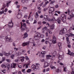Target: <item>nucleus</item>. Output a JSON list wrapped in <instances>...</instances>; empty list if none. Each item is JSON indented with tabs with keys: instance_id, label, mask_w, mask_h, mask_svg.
<instances>
[{
	"instance_id": "nucleus-1",
	"label": "nucleus",
	"mask_w": 74,
	"mask_h": 74,
	"mask_svg": "<svg viewBox=\"0 0 74 74\" xmlns=\"http://www.w3.org/2000/svg\"><path fill=\"white\" fill-rule=\"evenodd\" d=\"M5 40L7 42H12V39L11 38L10 35H8L6 37Z\"/></svg>"
},
{
	"instance_id": "nucleus-2",
	"label": "nucleus",
	"mask_w": 74,
	"mask_h": 74,
	"mask_svg": "<svg viewBox=\"0 0 74 74\" xmlns=\"http://www.w3.org/2000/svg\"><path fill=\"white\" fill-rule=\"evenodd\" d=\"M52 41L50 40L48 42L49 44H52V42L53 43H56V38L55 37V36H53V39H52Z\"/></svg>"
},
{
	"instance_id": "nucleus-3",
	"label": "nucleus",
	"mask_w": 74,
	"mask_h": 74,
	"mask_svg": "<svg viewBox=\"0 0 74 74\" xmlns=\"http://www.w3.org/2000/svg\"><path fill=\"white\" fill-rule=\"evenodd\" d=\"M60 18L61 21H62L64 23H65V22H66V15L64 14H62Z\"/></svg>"
},
{
	"instance_id": "nucleus-4",
	"label": "nucleus",
	"mask_w": 74,
	"mask_h": 74,
	"mask_svg": "<svg viewBox=\"0 0 74 74\" xmlns=\"http://www.w3.org/2000/svg\"><path fill=\"white\" fill-rule=\"evenodd\" d=\"M67 29L66 28H63L60 31V34H64L65 33H66L67 32Z\"/></svg>"
},
{
	"instance_id": "nucleus-5",
	"label": "nucleus",
	"mask_w": 74,
	"mask_h": 74,
	"mask_svg": "<svg viewBox=\"0 0 74 74\" xmlns=\"http://www.w3.org/2000/svg\"><path fill=\"white\" fill-rule=\"evenodd\" d=\"M8 25L9 27V28H12L13 27V25H14V23H12V20H11V22L8 23Z\"/></svg>"
},
{
	"instance_id": "nucleus-6",
	"label": "nucleus",
	"mask_w": 74,
	"mask_h": 74,
	"mask_svg": "<svg viewBox=\"0 0 74 74\" xmlns=\"http://www.w3.org/2000/svg\"><path fill=\"white\" fill-rule=\"evenodd\" d=\"M44 18L45 19H47L49 22H51L52 21L51 19L49 18L48 15L44 16Z\"/></svg>"
},
{
	"instance_id": "nucleus-7",
	"label": "nucleus",
	"mask_w": 74,
	"mask_h": 74,
	"mask_svg": "<svg viewBox=\"0 0 74 74\" xmlns=\"http://www.w3.org/2000/svg\"><path fill=\"white\" fill-rule=\"evenodd\" d=\"M46 52L45 51H43L41 52V55H39V57H40V58H44V55L45 54H46Z\"/></svg>"
},
{
	"instance_id": "nucleus-8",
	"label": "nucleus",
	"mask_w": 74,
	"mask_h": 74,
	"mask_svg": "<svg viewBox=\"0 0 74 74\" xmlns=\"http://www.w3.org/2000/svg\"><path fill=\"white\" fill-rule=\"evenodd\" d=\"M54 10H55V9L54 8V7H51L49 9V14H52V12H50V11H51V12H53L54 11Z\"/></svg>"
},
{
	"instance_id": "nucleus-9",
	"label": "nucleus",
	"mask_w": 74,
	"mask_h": 74,
	"mask_svg": "<svg viewBox=\"0 0 74 74\" xmlns=\"http://www.w3.org/2000/svg\"><path fill=\"white\" fill-rule=\"evenodd\" d=\"M29 42H30L28 41V42H26L23 43L22 45V46L23 47H25V46H26V45H27L28 44V45H29Z\"/></svg>"
},
{
	"instance_id": "nucleus-10",
	"label": "nucleus",
	"mask_w": 74,
	"mask_h": 74,
	"mask_svg": "<svg viewBox=\"0 0 74 74\" xmlns=\"http://www.w3.org/2000/svg\"><path fill=\"white\" fill-rule=\"evenodd\" d=\"M36 34L37 35L35 36V38H36V39H37V38H40V36H41L40 33L38 32H37L36 33Z\"/></svg>"
},
{
	"instance_id": "nucleus-11",
	"label": "nucleus",
	"mask_w": 74,
	"mask_h": 74,
	"mask_svg": "<svg viewBox=\"0 0 74 74\" xmlns=\"http://www.w3.org/2000/svg\"><path fill=\"white\" fill-rule=\"evenodd\" d=\"M32 69L34 71H36L37 70V68H36V66L35 65H32Z\"/></svg>"
},
{
	"instance_id": "nucleus-12",
	"label": "nucleus",
	"mask_w": 74,
	"mask_h": 74,
	"mask_svg": "<svg viewBox=\"0 0 74 74\" xmlns=\"http://www.w3.org/2000/svg\"><path fill=\"white\" fill-rule=\"evenodd\" d=\"M16 66V64L14 63L13 65H11L10 66V69L12 68H15V66Z\"/></svg>"
},
{
	"instance_id": "nucleus-13",
	"label": "nucleus",
	"mask_w": 74,
	"mask_h": 74,
	"mask_svg": "<svg viewBox=\"0 0 74 74\" xmlns=\"http://www.w3.org/2000/svg\"><path fill=\"white\" fill-rule=\"evenodd\" d=\"M48 64H49V63H48L47 62H45L44 63V64L43 66L44 68L47 67H48V66L49 65Z\"/></svg>"
},
{
	"instance_id": "nucleus-14",
	"label": "nucleus",
	"mask_w": 74,
	"mask_h": 74,
	"mask_svg": "<svg viewBox=\"0 0 74 74\" xmlns=\"http://www.w3.org/2000/svg\"><path fill=\"white\" fill-rule=\"evenodd\" d=\"M24 37H23V38H25L26 37H27V33L25 32L24 34Z\"/></svg>"
},
{
	"instance_id": "nucleus-15",
	"label": "nucleus",
	"mask_w": 74,
	"mask_h": 74,
	"mask_svg": "<svg viewBox=\"0 0 74 74\" xmlns=\"http://www.w3.org/2000/svg\"><path fill=\"white\" fill-rule=\"evenodd\" d=\"M58 59L59 60H62V59H63V58L61 55H59L58 57Z\"/></svg>"
},
{
	"instance_id": "nucleus-16",
	"label": "nucleus",
	"mask_w": 74,
	"mask_h": 74,
	"mask_svg": "<svg viewBox=\"0 0 74 74\" xmlns=\"http://www.w3.org/2000/svg\"><path fill=\"white\" fill-rule=\"evenodd\" d=\"M46 59H49V58H51V57H52V56L50 55H46Z\"/></svg>"
},
{
	"instance_id": "nucleus-17",
	"label": "nucleus",
	"mask_w": 74,
	"mask_h": 74,
	"mask_svg": "<svg viewBox=\"0 0 74 74\" xmlns=\"http://www.w3.org/2000/svg\"><path fill=\"white\" fill-rule=\"evenodd\" d=\"M21 26H23V27H25V28H26V27H26V23H24L23 24V25H22V24H21Z\"/></svg>"
},
{
	"instance_id": "nucleus-18",
	"label": "nucleus",
	"mask_w": 74,
	"mask_h": 74,
	"mask_svg": "<svg viewBox=\"0 0 74 74\" xmlns=\"http://www.w3.org/2000/svg\"><path fill=\"white\" fill-rule=\"evenodd\" d=\"M1 67L3 69H5L7 66L4 64H2L1 65Z\"/></svg>"
},
{
	"instance_id": "nucleus-19",
	"label": "nucleus",
	"mask_w": 74,
	"mask_h": 74,
	"mask_svg": "<svg viewBox=\"0 0 74 74\" xmlns=\"http://www.w3.org/2000/svg\"><path fill=\"white\" fill-rule=\"evenodd\" d=\"M22 27H23V25L21 26V30L22 31H25L26 30V29H25V28H24Z\"/></svg>"
},
{
	"instance_id": "nucleus-20",
	"label": "nucleus",
	"mask_w": 74,
	"mask_h": 74,
	"mask_svg": "<svg viewBox=\"0 0 74 74\" xmlns=\"http://www.w3.org/2000/svg\"><path fill=\"white\" fill-rule=\"evenodd\" d=\"M50 67L52 69H56V67L54 66H52V65H50Z\"/></svg>"
},
{
	"instance_id": "nucleus-21",
	"label": "nucleus",
	"mask_w": 74,
	"mask_h": 74,
	"mask_svg": "<svg viewBox=\"0 0 74 74\" xmlns=\"http://www.w3.org/2000/svg\"><path fill=\"white\" fill-rule=\"evenodd\" d=\"M66 40L67 41V43H68V44H70V41L69 40V38H66Z\"/></svg>"
},
{
	"instance_id": "nucleus-22",
	"label": "nucleus",
	"mask_w": 74,
	"mask_h": 74,
	"mask_svg": "<svg viewBox=\"0 0 74 74\" xmlns=\"http://www.w3.org/2000/svg\"><path fill=\"white\" fill-rule=\"evenodd\" d=\"M10 54H11V53H10V52H9V53H5V56H9Z\"/></svg>"
},
{
	"instance_id": "nucleus-23",
	"label": "nucleus",
	"mask_w": 74,
	"mask_h": 74,
	"mask_svg": "<svg viewBox=\"0 0 74 74\" xmlns=\"http://www.w3.org/2000/svg\"><path fill=\"white\" fill-rule=\"evenodd\" d=\"M54 25H51L50 26V29H54Z\"/></svg>"
},
{
	"instance_id": "nucleus-24",
	"label": "nucleus",
	"mask_w": 74,
	"mask_h": 74,
	"mask_svg": "<svg viewBox=\"0 0 74 74\" xmlns=\"http://www.w3.org/2000/svg\"><path fill=\"white\" fill-rule=\"evenodd\" d=\"M15 57V55H11V58L12 59H14V58Z\"/></svg>"
},
{
	"instance_id": "nucleus-25",
	"label": "nucleus",
	"mask_w": 74,
	"mask_h": 74,
	"mask_svg": "<svg viewBox=\"0 0 74 74\" xmlns=\"http://www.w3.org/2000/svg\"><path fill=\"white\" fill-rule=\"evenodd\" d=\"M29 64H24L23 65V67H24L25 66V67H26V68H28V65H29Z\"/></svg>"
},
{
	"instance_id": "nucleus-26",
	"label": "nucleus",
	"mask_w": 74,
	"mask_h": 74,
	"mask_svg": "<svg viewBox=\"0 0 74 74\" xmlns=\"http://www.w3.org/2000/svg\"><path fill=\"white\" fill-rule=\"evenodd\" d=\"M47 29V28L46 27H45L44 28H42V30H44V31H45V30H46Z\"/></svg>"
},
{
	"instance_id": "nucleus-27",
	"label": "nucleus",
	"mask_w": 74,
	"mask_h": 74,
	"mask_svg": "<svg viewBox=\"0 0 74 74\" xmlns=\"http://www.w3.org/2000/svg\"><path fill=\"white\" fill-rule=\"evenodd\" d=\"M65 36L66 38H68V37H70V35H69V34H66L65 35Z\"/></svg>"
},
{
	"instance_id": "nucleus-28",
	"label": "nucleus",
	"mask_w": 74,
	"mask_h": 74,
	"mask_svg": "<svg viewBox=\"0 0 74 74\" xmlns=\"http://www.w3.org/2000/svg\"><path fill=\"white\" fill-rule=\"evenodd\" d=\"M31 71H32L31 69H29L27 71V73H30V72H31Z\"/></svg>"
},
{
	"instance_id": "nucleus-29",
	"label": "nucleus",
	"mask_w": 74,
	"mask_h": 74,
	"mask_svg": "<svg viewBox=\"0 0 74 74\" xmlns=\"http://www.w3.org/2000/svg\"><path fill=\"white\" fill-rule=\"evenodd\" d=\"M25 29H26L27 32H29V29L28 28L26 27V28H25Z\"/></svg>"
},
{
	"instance_id": "nucleus-30",
	"label": "nucleus",
	"mask_w": 74,
	"mask_h": 74,
	"mask_svg": "<svg viewBox=\"0 0 74 74\" xmlns=\"http://www.w3.org/2000/svg\"><path fill=\"white\" fill-rule=\"evenodd\" d=\"M68 55H74V53L73 52H71L70 53H68Z\"/></svg>"
},
{
	"instance_id": "nucleus-31",
	"label": "nucleus",
	"mask_w": 74,
	"mask_h": 74,
	"mask_svg": "<svg viewBox=\"0 0 74 74\" xmlns=\"http://www.w3.org/2000/svg\"><path fill=\"white\" fill-rule=\"evenodd\" d=\"M53 56H54V57H55V55H56V52H55L54 53H53Z\"/></svg>"
},
{
	"instance_id": "nucleus-32",
	"label": "nucleus",
	"mask_w": 74,
	"mask_h": 74,
	"mask_svg": "<svg viewBox=\"0 0 74 74\" xmlns=\"http://www.w3.org/2000/svg\"><path fill=\"white\" fill-rule=\"evenodd\" d=\"M64 70L63 71H65V72H66V71H66V67H64Z\"/></svg>"
},
{
	"instance_id": "nucleus-33",
	"label": "nucleus",
	"mask_w": 74,
	"mask_h": 74,
	"mask_svg": "<svg viewBox=\"0 0 74 74\" xmlns=\"http://www.w3.org/2000/svg\"><path fill=\"white\" fill-rule=\"evenodd\" d=\"M5 4H4L2 8L1 9V10H4V9L5 8Z\"/></svg>"
},
{
	"instance_id": "nucleus-34",
	"label": "nucleus",
	"mask_w": 74,
	"mask_h": 74,
	"mask_svg": "<svg viewBox=\"0 0 74 74\" xmlns=\"http://www.w3.org/2000/svg\"><path fill=\"white\" fill-rule=\"evenodd\" d=\"M5 4H4L2 8L1 9V10H4V9L5 8Z\"/></svg>"
},
{
	"instance_id": "nucleus-35",
	"label": "nucleus",
	"mask_w": 74,
	"mask_h": 74,
	"mask_svg": "<svg viewBox=\"0 0 74 74\" xmlns=\"http://www.w3.org/2000/svg\"><path fill=\"white\" fill-rule=\"evenodd\" d=\"M58 45L59 48H60V47H61V46H62V43L60 42L58 44Z\"/></svg>"
},
{
	"instance_id": "nucleus-36",
	"label": "nucleus",
	"mask_w": 74,
	"mask_h": 74,
	"mask_svg": "<svg viewBox=\"0 0 74 74\" xmlns=\"http://www.w3.org/2000/svg\"><path fill=\"white\" fill-rule=\"evenodd\" d=\"M36 15L37 17H38L39 16V15H38V12H36Z\"/></svg>"
},
{
	"instance_id": "nucleus-37",
	"label": "nucleus",
	"mask_w": 74,
	"mask_h": 74,
	"mask_svg": "<svg viewBox=\"0 0 74 74\" xmlns=\"http://www.w3.org/2000/svg\"><path fill=\"white\" fill-rule=\"evenodd\" d=\"M47 32H48L49 33V34H52V32L49 29H48V31H47Z\"/></svg>"
},
{
	"instance_id": "nucleus-38",
	"label": "nucleus",
	"mask_w": 74,
	"mask_h": 74,
	"mask_svg": "<svg viewBox=\"0 0 74 74\" xmlns=\"http://www.w3.org/2000/svg\"><path fill=\"white\" fill-rule=\"evenodd\" d=\"M55 1H51V2H50V4H53V3H55Z\"/></svg>"
},
{
	"instance_id": "nucleus-39",
	"label": "nucleus",
	"mask_w": 74,
	"mask_h": 74,
	"mask_svg": "<svg viewBox=\"0 0 74 74\" xmlns=\"http://www.w3.org/2000/svg\"><path fill=\"white\" fill-rule=\"evenodd\" d=\"M25 59L26 60H29V58H28V57L27 56H25Z\"/></svg>"
},
{
	"instance_id": "nucleus-40",
	"label": "nucleus",
	"mask_w": 74,
	"mask_h": 74,
	"mask_svg": "<svg viewBox=\"0 0 74 74\" xmlns=\"http://www.w3.org/2000/svg\"><path fill=\"white\" fill-rule=\"evenodd\" d=\"M37 8H38V10L39 11H41V8H40V7L39 6Z\"/></svg>"
},
{
	"instance_id": "nucleus-41",
	"label": "nucleus",
	"mask_w": 74,
	"mask_h": 74,
	"mask_svg": "<svg viewBox=\"0 0 74 74\" xmlns=\"http://www.w3.org/2000/svg\"><path fill=\"white\" fill-rule=\"evenodd\" d=\"M7 66L8 68V69H10V64H8V65H7Z\"/></svg>"
},
{
	"instance_id": "nucleus-42",
	"label": "nucleus",
	"mask_w": 74,
	"mask_h": 74,
	"mask_svg": "<svg viewBox=\"0 0 74 74\" xmlns=\"http://www.w3.org/2000/svg\"><path fill=\"white\" fill-rule=\"evenodd\" d=\"M26 1V0H21V2L24 3H25V2Z\"/></svg>"
},
{
	"instance_id": "nucleus-43",
	"label": "nucleus",
	"mask_w": 74,
	"mask_h": 74,
	"mask_svg": "<svg viewBox=\"0 0 74 74\" xmlns=\"http://www.w3.org/2000/svg\"><path fill=\"white\" fill-rule=\"evenodd\" d=\"M6 60L7 62H9V63L11 62L10 60L9 59H7Z\"/></svg>"
},
{
	"instance_id": "nucleus-44",
	"label": "nucleus",
	"mask_w": 74,
	"mask_h": 74,
	"mask_svg": "<svg viewBox=\"0 0 74 74\" xmlns=\"http://www.w3.org/2000/svg\"><path fill=\"white\" fill-rule=\"evenodd\" d=\"M61 21L60 20H59L57 22L58 24H60V23Z\"/></svg>"
},
{
	"instance_id": "nucleus-45",
	"label": "nucleus",
	"mask_w": 74,
	"mask_h": 74,
	"mask_svg": "<svg viewBox=\"0 0 74 74\" xmlns=\"http://www.w3.org/2000/svg\"><path fill=\"white\" fill-rule=\"evenodd\" d=\"M41 21H39L38 22V25H41Z\"/></svg>"
},
{
	"instance_id": "nucleus-46",
	"label": "nucleus",
	"mask_w": 74,
	"mask_h": 74,
	"mask_svg": "<svg viewBox=\"0 0 74 74\" xmlns=\"http://www.w3.org/2000/svg\"><path fill=\"white\" fill-rule=\"evenodd\" d=\"M19 60L18 59H17L14 60L15 62H18Z\"/></svg>"
},
{
	"instance_id": "nucleus-47",
	"label": "nucleus",
	"mask_w": 74,
	"mask_h": 74,
	"mask_svg": "<svg viewBox=\"0 0 74 74\" xmlns=\"http://www.w3.org/2000/svg\"><path fill=\"white\" fill-rule=\"evenodd\" d=\"M51 21H56L55 18H53L52 19H51Z\"/></svg>"
},
{
	"instance_id": "nucleus-48",
	"label": "nucleus",
	"mask_w": 74,
	"mask_h": 74,
	"mask_svg": "<svg viewBox=\"0 0 74 74\" xmlns=\"http://www.w3.org/2000/svg\"><path fill=\"white\" fill-rule=\"evenodd\" d=\"M46 37H48V32H46L45 33Z\"/></svg>"
},
{
	"instance_id": "nucleus-49",
	"label": "nucleus",
	"mask_w": 74,
	"mask_h": 74,
	"mask_svg": "<svg viewBox=\"0 0 74 74\" xmlns=\"http://www.w3.org/2000/svg\"><path fill=\"white\" fill-rule=\"evenodd\" d=\"M48 3H49V1H47L45 2V5H47Z\"/></svg>"
},
{
	"instance_id": "nucleus-50",
	"label": "nucleus",
	"mask_w": 74,
	"mask_h": 74,
	"mask_svg": "<svg viewBox=\"0 0 74 74\" xmlns=\"http://www.w3.org/2000/svg\"><path fill=\"white\" fill-rule=\"evenodd\" d=\"M56 71L57 73H59V69H58L57 70H56Z\"/></svg>"
},
{
	"instance_id": "nucleus-51",
	"label": "nucleus",
	"mask_w": 74,
	"mask_h": 74,
	"mask_svg": "<svg viewBox=\"0 0 74 74\" xmlns=\"http://www.w3.org/2000/svg\"><path fill=\"white\" fill-rule=\"evenodd\" d=\"M5 70L4 69L3 70H2V72H3V73H5Z\"/></svg>"
},
{
	"instance_id": "nucleus-52",
	"label": "nucleus",
	"mask_w": 74,
	"mask_h": 74,
	"mask_svg": "<svg viewBox=\"0 0 74 74\" xmlns=\"http://www.w3.org/2000/svg\"><path fill=\"white\" fill-rule=\"evenodd\" d=\"M60 65H61V66H64V64H63L62 63V62H60Z\"/></svg>"
},
{
	"instance_id": "nucleus-53",
	"label": "nucleus",
	"mask_w": 74,
	"mask_h": 74,
	"mask_svg": "<svg viewBox=\"0 0 74 74\" xmlns=\"http://www.w3.org/2000/svg\"><path fill=\"white\" fill-rule=\"evenodd\" d=\"M5 60V58H2V61L3 62H4V60Z\"/></svg>"
},
{
	"instance_id": "nucleus-54",
	"label": "nucleus",
	"mask_w": 74,
	"mask_h": 74,
	"mask_svg": "<svg viewBox=\"0 0 74 74\" xmlns=\"http://www.w3.org/2000/svg\"><path fill=\"white\" fill-rule=\"evenodd\" d=\"M42 23L43 24H46V23H47V22L43 21Z\"/></svg>"
},
{
	"instance_id": "nucleus-55",
	"label": "nucleus",
	"mask_w": 74,
	"mask_h": 74,
	"mask_svg": "<svg viewBox=\"0 0 74 74\" xmlns=\"http://www.w3.org/2000/svg\"><path fill=\"white\" fill-rule=\"evenodd\" d=\"M49 71V68H47L46 69V71Z\"/></svg>"
},
{
	"instance_id": "nucleus-56",
	"label": "nucleus",
	"mask_w": 74,
	"mask_h": 74,
	"mask_svg": "<svg viewBox=\"0 0 74 74\" xmlns=\"http://www.w3.org/2000/svg\"><path fill=\"white\" fill-rule=\"evenodd\" d=\"M55 7L56 8H58V7H59V6L58 5H56Z\"/></svg>"
},
{
	"instance_id": "nucleus-57",
	"label": "nucleus",
	"mask_w": 74,
	"mask_h": 74,
	"mask_svg": "<svg viewBox=\"0 0 74 74\" xmlns=\"http://www.w3.org/2000/svg\"><path fill=\"white\" fill-rule=\"evenodd\" d=\"M71 74H74V70H73L71 72Z\"/></svg>"
},
{
	"instance_id": "nucleus-58",
	"label": "nucleus",
	"mask_w": 74,
	"mask_h": 74,
	"mask_svg": "<svg viewBox=\"0 0 74 74\" xmlns=\"http://www.w3.org/2000/svg\"><path fill=\"white\" fill-rule=\"evenodd\" d=\"M0 56H3V54L1 53H0Z\"/></svg>"
},
{
	"instance_id": "nucleus-59",
	"label": "nucleus",
	"mask_w": 74,
	"mask_h": 74,
	"mask_svg": "<svg viewBox=\"0 0 74 74\" xmlns=\"http://www.w3.org/2000/svg\"><path fill=\"white\" fill-rule=\"evenodd\" d=\"M27 17V15H25L24 16V18H26Z\"/></svg>"
},
{
	"instance_id": "nucleus-60",
	"label": "nucleus",
	"mask_w": 74,
	"mask_h": 74,
	"mask_svg": "<svg viewBox=\"0 0 74 74\" xmlns=\"http://www.w3.org/2000/svg\"><path fill=\"white\" fill-rule=\"evenodd\" d=\"M40 18H43V15H41L40 16Z\"/></svg>"
},
{
	"instance_id": "nucleus-61",
	"label": "nucleus",
	"mask_w": 74,
	"mask_h": 74,
	"mask_svg": "<svg viewBox=\"0 0 74 74\" xmlns=\"http://www.w3.org/2000/svg\"><path fill=\"white\" fill-rule=\"evenodd\" d=\"M44 41H45V40H44V39H42L41 41L42 42H44Z\"/></svg>"
},
{
	"instance_id": "nucleus-62",
	"label": "nucleus",
	"mask_w": 74,
	"mask_h": 74,
	"mask_svg": "<svg viewBox=\"0 0 74 74\" xmlns=\"http://www.w3.org/2000/svg\"><path fill=\"white\" fill-rule=\"evenodd\" d=\"M41 62H44V59H42V60H40Z\"/></svg>"
},
{
	"instance_id": "nucleus-63",
	"label": "nucleus",
	"mask_w": 74,
	"mask_h": 74,
	"mask_svg": "<svg viewBox=\"0 0 74 74\" xmlns=\"http://www.w3.org/2000/svg\"><path fill=\"white\" fill-rule=\"evenodd\" d=\"M10 34H11V35H12V36L14 35V33H13L12 32H11L10 33Z\"/></svg>"
},
{
	"instance_id": "nucleus-64",
	"label": "nucleus",
	"mask_w": 74,
	"mask_h": 74,
	"mask_svg": "<svg viewBox=\"0 0 74 74\" xmlns=\"http://www.w3.org/2000/svg\"><path fill=\"white\" fill-rule=\"evenodd\" d=\"M23 8H24V10H27V7H24Z\"/></svg>"
}]
</instances>
